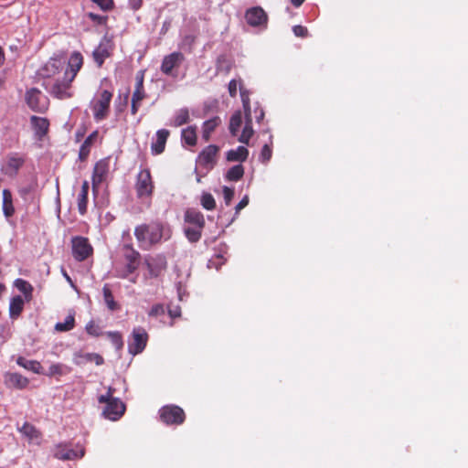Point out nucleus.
Instances as JSON below:
<instances>
[{"mask_svg":"<svg viewBox=\"0 0 468 468\" xmlns=\"http://www.w3.org/2000/svg\"><path fill=\"white\" fill-rule=\"evenodd\" d=\"M88 196L79 195L78 197V210L80 215H85L87 212Z\"/></svg>","mask_w":468,"mask_h":468,"instance_id":"nucleus-48","label":"nucleus"},{"mask_svg":"<svg viewBox=\"0 0 468 468\" xmlns=\"http://www.w3.org/2000/svg\"><path fill=\"white\" fill-rule=\"evenodd\" d=\"M148 341V335L143 327H135L132 333V339L128 344L129 353L138 355L144 351Z\"/></svg>","mask_w":468,"mask_h":468,"instance_id":"nucleus-10","label":"nucleus"},{"mask_svg":"<svg viewBox=\"0 0 468 468\" xmlns=\"http://www.w3.org/2000/svg\"><path fill=\"white\" fill-rule=\"evenodd\" d=\"M24 309V300L17 295L12 298L9 305V314L12 319H16Z\"/></svg>","mask_w":468,"mask_h":468,"instance_id":"nucleus-30","label":"nucleus"},{"mask_svg":"<svg viewBox=\"0 0 468 468\" xmlns=\"http://www.w3.org/2000/svg\"><path fill=\"white\" fill-rule=\"evenodd\" d=\"M242 103L245 112L246 123L242 130V133L239 138V141L243 144H249V141L253 135V129L251 126V112H250V103L248 96H245L241 91Z\"/></svg>","mask_w":468,"mask_h":468,"instance_id":"nucleus-14","label":"nucleus"},{"mask_svg":"<svg viewBox=\"0 0 468 468\" xmlns=\"http://www.w3.org/2000/svg\"><path fill=\"white\" fill-rule=\"evenodd\" d=\"M168 314L171 317L172 320L176 318H179L181 316V308L180 306L176 305L174 307L168 308Z\"/></svg>","mask_w":468,"mask_h":468,"instance_id":"nucleus-55","label":"nucleus"},{"mask_svg":"<svg viewBox=\"0 0 468 468\" xmlns=\"http://www.w3.org/2000/svg\"><path fill=\"white\" fill-rule=\"evenodd\" d=\"M189 122V112L186 108H182L176 113L174 118V126L179 127Z\"/></svg>","mask_w":468,"mask_h":468,"instance_id":"nucleus-39","label":"nucleus"},{"mask_svg":"<svg viewBox=\"0 0 468 468\" xmlns=\"http://www.w3.org/2000/svg\"><path fill=\"white\" fill-rule=\"evenodd\" d=\"M129 4L133 9L137 10L141 7L143 0H129Z\"/></svg>","mask_w":468,"mask_h":468,"instance_id":"nucleus-59","label":"nucleus"},{"mask_svg":"<svg viewBox=\"0 0 468 468\" xmlns=\"http://www.w3.org/2000/svg\"><path fill=\"white\" fill-rule=\"evenodd\" d=\"M88 192H89V183H88V181H84L82 183L81 189H80V192L79 195L88 196Z\"/></svg>","mask_w":468,"mask_h":468,"instance_id":"nucleus-61","label":"nucleus"},{"mask_svg":"<svg viewBox=\"0 0 468 468\" xmlns=\"http://www.w3.org/2000/svg\"><path fill=\"white\" fill-rule=\"evenodd\" d=\"M249 204V197L245 196L236 206V212L239 213L241 209H243Z\"/></svg>","mask_w":468,"mask_h":468,"instance_id":"nucleus-57","label":"nucleus"},{"mask_svg":"<svg viewBox=\"0 0 468 468\" xmlns=\"http://www.w3.org/2000/svg\"><path fill=\"white\" fill-rule=\"evenodd\" d=\"M75 326V319L73 315H68L63 323H57L55 329L58 332H67Z\"/></svg>","mask_w":468,"mask_h":468,"instance_id":"nucleus-40","label":"nucleus"},{"mask_svg":"<svg viewBox=\"0 0 468 468\" xmlns=\"http://www.w3.org/2000/svg\"><path fill=\"white\" fill-rule=\"evenodd\" d=\"M86 359L89 360V361H93L95 362L96 365H101L103 363V358L101 355L99 354H93V353H90V354H87L85 356Z\"/></svg>","mask_w":468,"mask_h":468,"instance_id":"nucleus-53","label":"nucleus"},{"mask_svg":"<svg viewBox=\"0 0 468 468\" xmlns=\"http://www.w3.org/2000/svg\"><path fill=\"white\" fill-rule=\"evenodd\" d=\"M64 366L62 364H52L48 368L49 376H61L65 374Z\"/></svg>","mask_w":468,"mask_h":468,"instance_id":"nucleus-49","label":"nucleus"},{"mask_svg":"<svg viewBox=\"0 0 468 468\" xmlns=\"http://www.w3.org/2000/svg\"><path fill=\"white\" fill-rule=\"evenodd\" d=\"M18 431L28 440L30 443L40 444L42 433L33 424L25 422Z\"/></svg>","mask_w":468,"mask_h":468,"instance_id":"nucleus-24","label":"nucleus"},{"mask_svg":"<svg viewBox=\"0 0 468 468\" xmlns=\"http://www.w3.org/2000/svg\"><path fill=\"white\" fill-rule=\"evenodd\" d=\"M64 62L59 58H49L38 70V75L45 80H50L63 69Z\"/></svg>","mask_w":468,"mask_h":468,"instance_id":"nucleus-16","label":"nucleus"},{"mask_svg":"<svg viewBox=\"0 0 468 468\" xmlns=\"http://www.w3.org/2000/svg\"><path fill=\"white\" fill-rule=\"evenodd\" d=\"M83 56L80 51H73L70 54V57L68 61V67L64 72L66 78H70V80H75L78 72L81 69L83 66Z\"/></svg>","mask_w":468,"mask_h":468,"instance_id":"nucleus-19","label":"nucleus"},{"mask_svg":"<svg viewBox=\"0 0 468 468\" xmlns=\"http://www.w3.org/2000/svg\"><path fill=\"white\" fill-rule=\"evenodd\" d=\"M202 231L203 229H199L192 225L185 228V235L192 243L197 242L201 239Z\"/></svg>","mask_w":468,"mask_h":468,"instance_id":"nucleus-36","label":"nucleus"},{"mask_svg":"<svg viewBox=\"0 0 468 468\" xmlns=\"http://www.w3.org/2000/svg\"><path fill=\"white\" fill-rule=\"evenodd\" d=\"M30 123L35 135L37 138L42 139L48 134L49 130V121L47 118L32 115L30 117Z\"/></svg>","mask_w":468,"mask_h":468,"instance_id":"nucleus-22","label":"nucleus"},{"mask_svg":"<svg viewBox=\"0 0 468 468\" xmlns=\"http://www.w3.org/2000/svg\"><path fill=\"white\" fill-rule=\"evenodd\" d=\"M86 332L92 336H99L101 334L100 326L94 321H90L86 324Z\"/></svg>","mask_w":468,"mask_h":468,"instance_id":"nucleus-47","label":"nucleus"},{"mask_svg":"<svg viewBox=\"0 0 468 468\" xmlns=\"http://www.w3.org/2000/svg\"><path fill=\"white\" fill-rule=\"evenodd\" d=\"M3 211L6 218L12 217L15 213L12 193L8 189L3 190Z\"/></svg>","mask_w":468,"mask_h":468,"instance_id":"nucleus-31","label":"nucleus"},{"mask_svg":"<svg viewBox=\"0 0 468 468\" xmlns=\"http://www.w3.org/2000/svg\"><path fill=\"white\" fill-rule=\"evenodd\" d=\"M272 155V150L271 147L269 144H264L261 148V154H260V160L261 163H267L271 160Z\"/></svg>","mask_w":468,"mask_h":468,"instance_id":"nucleus-45","label":"nucleus"},{"mask_svg":"<svg viewBox=\"0 0 468 468\" xmlns=\"http://www.w3.org/2000/svg\"><path fill=\"white\" fill-rule=\"evenodd\" d=\"M182 141L189 146H195L197 144V127L188 126L182 130L181 133Z\"/></svg>","mask_w":468,"mask_h":468,"instance_id":"nucleus-32","label":"nucleus"},{"mask_svg":"<svg viewBox=\"0 0 468 468\" xmlns=\"http://www.w3.org/2000/svg\"><path fill=\"white\" fill-rule=\"evenodd\" d=\"M112 98V93L109 90H103L101 93L100 99L92 107L93 116L96 121H101L107 117Z\"/></svg>","mask_w":468,"mask_h":468,"instance_id":"nucleus-12","label":"nucleus"},{"mask_svg":"<svg viewBox=\"0 0 468 468\" xmlns=\"http://www.w3.org/2000/svg\"><path fill=\"white\" fill-rule=\"evenodd\" d=\"M245 19L251 27H261L267 25L268 16L261 6H255L246 11Z\"/></svg>","mask_w":468,"mask_h":468,"instance_id":"nucleus-18","label":"nucleus"},{"mask_svg":"<svg viewBox=\"0 0 468 468\" xmlns=\"http://www.w3.org/2000/svg\"><path fill=\"white\" fill-rule=\"evenodd\" d=\"M141 102L140 101H136L135 102H133V99H132V103H131V112L133 115H135L141 106Z\"/></svg>","mask_w":468,"mask_h":468,"instance_id":"nucleus-58","label":"nucleus"},{"mask_svg":"<svg viewBox=\"0 0 468 468\" xmlns=\"http://www.w3.org/2000/svg\"><path fill=\"white\" fill-rule=\"evenodd\" d=\"M244 175V167L242 165H233L229 170L227 172L226 178L229 181H239L242 178Z\"/></svg>","mask_w":468,"mask_h":468,"instance_id":"nucleus-38","label":"nucleus"},{"mask_svg":"<svg viewBox=\"0 0 468 468\" xmlns=\"http://www.w3.org/2000/svg\"><path fill=\"white\" fill-rule=\"evenodd\" d=\"M144 70H139L135 76L134 89L144 90Z\"/></svg>","mask_w":468,"mask_h":468,"instance_id":"nucleus-50","label":"nucleus"},{"mask_svg":"<svg viewBox=\"0 0 468 468\" xmlns=\"http://www.w3.org/2000/svg\"><path fill=\"white\" fill-rule=\"evenodd\" d=\"M242 123V115L239 111L235 112L229 120V132L233 136H236L239 127Z\"/></svg>","mask_w":468,"mask_h":468,"instance_id":"nucleus-37","label":"nucleus"},{"mask_svg":"<svg viewBox=\"0 0 468 468\" xmlns=\"http://www.w3.org/2000/svg\"><path fill=\"white\" fill-rule=\"evenodd\" d=\"M114 45L109 38H102L92 52V58L98 68H101L105 59L112 54Z\"/></svg>","mask_w":468,"mask_h":468,"instance_id":"nucleus-11","label":"nucleus"},{"mask_svg":"<svg viewBox=\"0 0 468 468\" xmlns=\"http://www.w3.org/2000/svg\"><path fill=\"white\" fill-rule=\"evenodd\" d=\"M123 259L125 261L124 267L121 270H116V276L125 279L130 274L133 273L140 265V253L130 244H125L122 247Z\"/></svg>","mask_w":468,"mask_h":468,"instance_id":"nucleus-4","label":"nucleus"},{"mask_svg":"<svg viewBox=\"0 0 468 468\" xmlns=\"http://www.w3.org/2000/svg\"><path fill=\"white\" fill-rule=\"evenodd\" d=\"M72 255L78 261L87 260L93 253V248L88 238L76 236L71 239Z\"/></svg>","mask_w":468,"mask_h":468,"instance_id":"nucleus-8","label":"nucleus"},{"mask_svg":"<svg viewBox=\"0 0 468 468\" xmlns=\"http://www.w3.org/2000/svg\"><path fill=\"white\" fill-rule=\"evenodd\" d=\"M103 298L107 307L111 311H116L119 309V304L114 301L113 294L108 284H104L102 288Z\"/></svg>","mask_w":468,"mask_h":468,"instance_id":"nucleus-35","label":"nucleus"},{"mask_svg":"<svg viewBox=\"0 0 468 468\" xmlns=\"http://www.w3.org/2000/svg\"><path fill=\"white\" fill-rule=\"evenodd\" d=\"M135 190L139 198L150 197L153 194L154 184L148 168L142 169L136 177Z\"/></svg>","mask_w":468,"mask_h":468,"instance_id":"nucleus-9","label":"nucleus"},{"mask_svg":"<svg viewBox=\"0 0 468 468\" xmlns=\"http://www.w3.org/2000/svg\"><path fill=\"white\" fill-rule=\"evenodd\" d=\"M110 171V158H102L99 160L93 168L92 173V188L93 190H97L99 186L106 180L107 176Z\"/></svg>","mask_w":468,"mask_h":468,"instance_id":"nucleus-15","label":"nucleus"},{"mask_svg":"<svg viewBox=\"0 0 468 468\" xmlns=\"http://www.w3.org/2000/svg\"><path fill=\"white\" fill-rule=\"evenodd\" d=\"M145 97H146V93H145L144 90L134 89L132 99H133V102H135L136 101H142L143 100L145 99Z\"/></svg>","mask_w":468,"mask_h":468,"instance_id":"nucleus-54","label":"nucleus"},{"mask_svg":"<svg viewBox=\"0 0 468 468\" xmlns=\"http://www.w3.org/2000/svg\"><path fill=\"white\" fill-rule=\"evenodd\" d=\"M98 136L99 132L94 131L84 140L79 151V159L80 161H85L88 158L90 152V148L98 139Z\"/></svg>","mask_w":468,"mask_h":468,"instance_id":"nucleus-26","label":"nucleus"},{"mask_svg":"<svg viewBox=\"0 0 468 468\" xmlns=\"http://www.w3.org/2000/svg\"><path fill=\"white\" fill-rule=\"evenodd\" d=\"M229 92L230 97L234 98L237 95V81L236 80H231L229 82Z\"/></svg>","mask_w":468,"mask_h":468,"instance_id":"nucleus-56","label":"nucleus"},{"mask_svg":"<svg viewBox=\"0 0 468 468\" xmlns=\"http://www.w3.org/2000/svg\"><path fill=\"white\" fill-rule=\"evenodd\" d=\"M106 335L117 350H121L123 347V340L121 333L107 332Z\"/></svg>","mask_w":468,"mask_h":468,"instance_id":"nucleus-41","label":"nucleus"},{"mask_svg":"<svg viewBox=\"0 0 468 468\" xmlns=\"http://www.w3.org/2000/svg\"><path fill=\"white\" fill-rule=\"evenodd\" d=\"M16 364L27 370L37 374L40 373L41 365L37 360H27L23 356H18L16 359Z\"/></svg>","mask_w":468,"mask_h":468,"instance_id":"nucleus-33","label":"nucleus"},{"mask_svg":"<svg viewBox=\"0 0 468 468\" xmlns=\"http://www.w3.org/2000/svg\"><path fill=\"white\" fill-rule=\"evenodd\" d=\"M249 156V150L245 146H239L237 149H231L227 152V160L229 162H244Z\"/></svg>","mask_w":468,"mask_h":468,"instance_id":"nucleus-28","label":"nucleus"},{"mask_svg":"<svg viewBox=\"0 0 468 468\" xmlns=\"http://www.w3.org/2000/svg\"><path fill=\"white\" fill-rule=\"evenodd\" d=\"M201 205L207 210H213L216 207V201L210 193H203Z\"/></svg>","mask_w":468,"mask_h":468,"instance_id":"nucleus-42","label":"nucleus"},{"mask_svg":"<svg viewBox=\"0 0 468 468\" xmlns=\"http://www.w3.org/2000/svg\"><path fill=\"white\" fill-rule=\"evenodd\" d=\"M94 4H96L102 11H111L114 7L113 0H91Z\"/></svg>","mask_w":468,"mask_h":468,"instance_id":"nucleus-46","label":"nucleus"},{"mask_svg":"<svg viewBox=\"0 0 468 468\" xmlns=\"http://www.w3.org/2000/svg\"><path fill=\"white\" fill-rule=\"evenodd\" d=\"M72 82L73 80L66 78V75H63L62 79H57L52 83L49 81H44L43 87L52 97L58 100H68L73 97V92L71 90Z\"/></svg>","mask_w":468,"mask_h":468,"instance_id":"nucleus-3","label":"nucleus"},{"mask_svg":"<svg viewBox=\"0 0 468 468\" xmlns=\"http://www.w3.org/2000/svg\"><path fill=\"white\" fill-rule=\"evenodd\" d=\"M98 401L105 404L102 414L106 419L115 421L125 412V404L121 399L112 397L111 388L107 394L99 396Z\"/></svg>","mask_w":468,"mask_h":468,"instance_id":"nucleus-2","label":"nucleus"},{"mask_svg":"<svg viewBox=\"0 0 468 468\" xmlns=\"http://www.w3.org/2000/svg\"><path fill=\"white\" fill-rule=\"evenodd\" d=\"M223 197L226 204L229 206L234 197V190L229 186H223Z\"/></svg>","mask_w":468,"mask_h":468,"instance_id":"nucleus-51","label":"nucleus"},{"mask_svg":"<svg viewBox=\"0 0 468 468\" xmlns=\"http://www.w3.org/2000/svg\"><path fill=\"white\" fill-rule=\"evenodd\" d=\"M219 147L216 144L206 146L197 157V165L207 171H210L218 163Z\"/></svg>","mask_w":468,"mask_h":468,"instance_id":"nucleus-7","label":"nucleus"},{"mask_svg":"<svg viewBox=\"0 0 468 468\" xmlns=\"http://www.w3.org/2000/svg\"><path fill=\"white\" fill-rule=\"evenodd\" d=\"M5 383L8 388L24 389L29 384V379L16 372H7L4 376Z\"/></svg>","mask_w":468,"mask_h":468,"instance_id":"nucleus-21","label":"nucleus"},{"mask_svg":"<svg viewBox=\"0 0 468 468\" xmlns=\"http://www.w3.org/2000/svg\"><path fill=\"white\" fill-rule=\"evenodd\" d=\"M292 30L296 37H305L308 35L307 28L301 25L294 26Z\"/></svg>","mask_w":468,"mask_h":468,"instance_id":"nucleus-52","label":"nucleus"},{"mask_svg":"<svg viewBox=\"0 0 468 468\" xmlns=\"http://www.w3.org/2000/svg\"><path fill=\"white\" fill-rule=\"evenodd\" d=\"M25 101L29 109L37 113H45L48 110L49 100L37 88H30L25 93Z\"/></svg>","mask_w":468,"mask_h":468,"instance_id":"nucleus-5","label":"nucleus"},{"mask_svg":"<svg viewBox=\"0 0 468 468\" xmlns=\"http://www.w3.org/2000/svg\"><path fill=\"white\" fill-rule=\"evenodd\" d=\"M151 277H158L167 267V261L164 255H156L146 261Z\"/></svg>","mask_w":468,"mask_h":468,"instance_id":"nucleus-20","label":"nucleus"},{"mask_svg":"<svg viewBox=\"0 0 468 468\" xmlns=\"http://www.w3.org/2000/svg\"><path fill=\"white\" fill-rule=\"evenodd\" d=\"M84 455V452L82 451L80 454H79L75 450H73L69 444L60 442L54 446L53 456L54 458L61 461H69L77 458H81Z\"/></svg>","mask_w":468,"mask_h":468,"instance_id":"nucleus-17","label":"nucleus"},{"mask_svg":"<svg viewBox=\"0 0 468 468\" xmlns=\"http://www.w3.org/2000/svg\"><path fill=\"white\" fill-rule=\"evenodd\" d=\"M186 39H188V41L193 42L195 37H186Z\"/></svg>","mask_w":468,"mask_h":468,"instance_id":"nucleus-64","label":"nucleus"},{"mask_svg":"<svg viewBox=\"0 0 468 468\" xmlns=\"http://www.w3.org/2000/svg\"><path fill=\"white\" fill-rule=\"evenodd\" d=\"M185 222L188 225H192L197 227L199 229H204L205 227V218L204 215L196 208H188L185 212Z\"/></svg>","mask_w":468,"mask_h":468,"instance_id":"nucleus-25","label":"nucleus"},{"mask_svg":"<svg viewBox=\"0 0 468 468\" xmlns=\"http://www.w3.org/2000/svg\"><path fill=\"white\" fill-rule=\"evenodd\" d=\"M25 159L18 154H14L8 156L6 162V170L9 173L16 174L17 171L23 166Z\"/></svg>","mask_w":468,"mask_h":468,"instance_id":"nucleus-29","label":"nucleus"},{"mask_svg":"<svg viewBox=\"0 0 468 468\" xmlns=\"http://www.w3.org/2000/svg\"><path fill=\"white\" fill-rule=\"evenodd\" d=\"M221 124V119L215 116L203 122L202 125V138L205 142L210 140L212 133Z\"/></svg>","mask_w":468,"mask_h":468,"instance_id":"nucleus-27","label":"nucleus"},{"mask_svg":"<svg viewBox=\"0 0 468 468\" xmlns=\"http://www.w3.org/2000/svg\"><path fill=\"white\" fill-rule=\"evenodd\" d=\"M15 286L25 295L27 301L31 300L33 287L27 281L16 279L15 281Z\"/></svg>","mask_w":468,"mask_h":468,"instance_id":"nucleus-34","label":"nucleus"},{"mask_svg":"<svg viewBox=\"0 0 468 468\" xmlns=\"http://www.w3.org/2000/svg\"><path fill=\"white\" fill-rule=\"evenodd\" d=\"M165 314V308L162 303H156L152 306L150 311L148 312V315L150 317H159Z\"/></svg>","mask_w":468,"mask_h":468,"instance_id":"nucleus-44","label":"nucleus"},{"mask_svg":"<svg viewBox=\"0 0 468 468\" xmlns=\"http://www.w3.org/2000/svg\"><path fill=\"white\" fill-rule=\"evenodd\" d=\"M160 420L166 425H181L186 420L182 408L176 405H165L159 410Z\"/></svg>","mask_w":468,"mask_h":468,"instance_id":"nucleus-6","label":"nucleus"},{"mask_svg":"<svg viewBox=\"0 0 468 468\" xmlns=\"http://www.w3.org/2000/svg\"><path fill=\"white\" fill-rule=\"evenodd\" d=\"M87 16L94 24L99 25V26H106L107 21H108V16H101V15L94 14L92 12L88 13Z\"/></svg>","mask_w":468,"mask_h":468,"instance_id":"nucleus-43","label":"nucleus"},{"mask_svg":"<svg viewBox=\"0 0 468 468\" xmlns=\"http://www.w3.org/2000/svg\"><path fill=\"white\" fill-rule=\"evenodd\" d=\"M134 236L139 247L144 250H149L163 239H168L171 237V229L168 225L155 220L136 226Z\"/></svg>","mask_w":468,"mask_h":468,"instance_id":"nucleus-1","label":"nucleus"},{"mask_svg":"<svg viewBox=\"0 0 468 468\" xmlns=\"http://www.w3.org/2000/svg\"><path fill=\"white\" fill-rule=\"evenodd\" d=\"M256 120L260 122L264 118V111L261 108L255 109Z\"/></svg>","mask_w":468,"mask_h":468,"instance_id":"nucleus-60","label":"nucleus"},{"mask_svg":"<svg viewBox=\"0 0 468 468\" xmlns=\"http://www.w3.org/2000/svg\"><path fill=\"white\" fill-rule=\"evenodd\" d=\"M305 0H291L292 5L294 7H300Z\"/></svg>","mask_w":468,"mask_h":468,"instance_id":"nucleus-62","label":"nucleus"},{"mask_svg":"<svg viewBox=\"0 0 468 468\" xmlns=\"http://www.w3.org/2000/svg\"><path fill=\"white\" fill-rule=\"evenodd\" d=\"M5 61V52L3 48L0 47V67L4 64Z\"/></svg>","mask_w":468,"mask_h":468,"instance_id":"nucleus-63","label":"nucleus"},{"mask_svg":"<svg viewBox=\"0 0 468 468\" xmlns=\"http://www.w3.org/2000/svg\"><path fill=\"white\" fill-rule=\"evenodd\" d=\"M185 60V56L179 51L165 56L161 64V71L167 76H176L174 69H178Z\"/></svg>","mask_w":468,"mask_h":468,"instance_id":"nucleus-13","label":"nucleus"},{"mask_svg":"<svg viewBox=\"0 0 468 468\" xmlns=\"http://www.w3.org/2000/svg\"><path fill=\"white\" fill-rule=\"evenodd\" d=\"M169 135L170 132L166 129H160L156 132L155 141L151 144L153 154H161L165 151Z\"/></svg>","mask_w":468,"mask_h":468,"instance_id":"nucleus-23","label":"nucleus"}]
</instances>
